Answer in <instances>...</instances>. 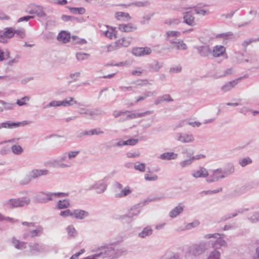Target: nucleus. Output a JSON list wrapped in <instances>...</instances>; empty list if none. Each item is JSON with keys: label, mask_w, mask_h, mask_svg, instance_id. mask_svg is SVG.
<instances>
[{"label": "nucleus", "mask_w": 259, "mask_h": 259, "mask_svg": "<svg viewBox=\"0 0 259 259\" xmlns=\"http://www.w3.org/2000/svg\"><path fill=\"white\" fill-rule=\"evenodd\" d=\"M183 210V207L181 206H178L174 208L170 212V216L171 218H174L177 217Z\"/></svg>", "instance_id": "25"}, {"label": "nucleus", "mask_w": 259, "mask_h": 259, "mask_svg": "<svg viewBox=\"0 0 259 259\" xmlns=\"http://www.w3.org/2000/svg\"><path fill=\"white\" fill-rule=\"evenodd\" d=\"M57 3L59 5H65L67 4V2L66 0H58Z\"/></svg>", "instance_id": "55"}, {"label": "nucleus", "mask_w": 259, "mask_h": 259, "mask_svg": "<svg viewBox=\"0 0 259 259\" xmlns=\"http://www.w3.org/2000/svg\"><path fill=\"white\" fill-rule=\"evenodd\" d=\"M0 103L4 106V107H0V112H2L4 109H11V107H7L6 106V103L4 101L0 100Z\"/></svg>", "instance_id": "51"}, {"label": "nucleus", "mask_w": 259, "mask_h": 259, "mask_svg": "<svg viewBox=\"0 0 259 259\" xmlns=\"http://www.w3.org/2000/svg\"><path fill=\"white\" fill-rule=\"evenodd\" d=\"M143 72V70L142 69L133 70L132 72V74L135 76H141Z\"/></svg>", "instance_id": "44"}, {"label": "nucleus", "mask_w": 259, "mask_h": 259, "mask_svg": "<svg viewBox=\"0 0 259 259\" xmlns=\"http://www.w3.org/2000/svg\"><path fill=\"white\" fill-rule=\"evenodd\" d=\"M125 112H120V111H115V112H114L113 115H114L115 117H117L120 116L123 113H125Z\"/></svg>", "instance_id": "56"}, {"label": "nucleus", "mask_w": 259, "mask_h": 259, "mask_svg": "<svg viewBox=\"0 0 259 259\" xmlns=\"http://www.w3.org/2000/svg\"><path fill=\"white\" fill-rule=\"evenodd\" d=\"M47 170H32L30 173L29 177L31 178H36L38 177L46 175L48 174Z\"/></svg>", "instance_id": "12"}, {"label": "nucleus", "mask_w": 259, "mask_h": 259, "mask_svg": "<svg viewBox=\"0 0 259 259\" xmlns=\"http://www.w3.org/2000/svg\"><path fill=\"white\" fill-rule=\"evenodd\" d=\"M73 211L70 209H66L64 211H62L60 212V215L62 217H73Z\"/></svg>", "instance_id": "38"}, {"label": "nucleus", "mask_w": 259, "mask_h": 259, "mask_svg": "<svg viewBox=\"0 0 259 259\" xmlns=\"http://www.w3.org/2000/svg\"><path fill=\"white\" fill-rule=\"evenodd\" d=\"M145 99L144 97H139L137 100V102H138L141 100H143L144 99Z\"/></svg>", "instance_id": "63"}, {"label": "nucleus", "mask_w": 259, "mask_h": 259, "mask_svg": "<svg viewBox=\"0 0 259 259\" xmlns=\"http://www.w3.org/2000/svg\"><path fill=\"white\" fill-rule=\"evenodd\" d=\"M116 18L118 20H130L131 17L128 14L122 12H116L115 14Z\"/></svg>", "instance_id": "18"}, {"label": "nucleus", "mask_w": 259, "mask_h": 259, "mask_svg": "<svg viewBox=\"0 0 259 259\" xmlns=\"http://www.w3.org/2000/svg\"><path fill=\"white\" fill-rule=\"evenodd\" d=\"M77 103V102L72 97H69L62 101L61 104L63 106H69Z\"/></svg>", "instance_id": "24"}, {"label": "nucleus", "mask_w": 259, "mask_h": 259, "mask_svg": "<svg viewBox=\"0 0 259 259\" xmlns=\"http://www.w3.org/2000/svg\"><path fill=\"white\" fill-rule=\"evenodd\" d=\"M70 38V34L65 31H61L58 35V39L63 43L69 41Z\"/></svg>", "instance_id": "13"}, {"label": "nucleus", "mask_w": 259, "mask_h": 259, "mask_svg": "<svg viewBox=\"0 0 259 259\" xmlns=\"http://www.w3.org/2000/svg\"><path fill=\"white\" fill-rule=\"evenodd\" d=\"M49 106L57 107V106H62V105L61 104V101H54L49 103Z\"/></svg>", "instance_id": "45"}, {"label": "nucleus", "mask_w": 259, "mask_h": 259, "mask_svg": "<svg viewBox=\"0 0 259 259\" xmlns=\"http://www.w3.org/2000/svg\"><path fill=\"white\" fill-rule=\"evenodd\" d=\"M251 162H252V160L250 158H246L242 159L240 161V164L242 166H245L247 164L251 163Z\"/></svg>", "instance_id": "39"}, {"label": "nucleus", "mask_w": 259, "mask_h": 259, "mask_svg": "<svg viewBox=\"0 0 259 259\" xmlns=\"http://www.w3.org/2000/svg\"><path fill=\"white\" fill-rule=\"evenodd\" d=\"M29 202V200L27 198L22 199H10L7 201L5 205L8 208H14L18 207H22L25 205H27Z\"/></svg>", "instance_id": "1"}, {"label": "nucleus", "mask_w": 259, "mask_h": 259, "mask_svg": "<svg viewBox=\"0 0 259 259\" xmlns=\"http://www.w3.org/2000/svg\"><path fill=\"white\" fill-rule=\"evenodd\" d=\"M151 49L150 48H136L132 51L133 54L136 57H141L148 55L151 53Z\"/></svg>", "instance_id": "6"}, {"label": "nucleus", "mask_w": 259, "mask_h": 259, "mask_svg": "<svg viewBox=\"0 0 259 259\" xmlns=\"http://www.w3.org/2000/svg\"><path fill=\"white\" fill-rule=\"evenodd\" d=\"M152 230L150 228H146L140 233L139 236L142 238L152 234Z\"/></svg>", "instance_id": "35"}, {"label": "nucleus", "mask_w": 259, "mask_h": 259, "mask_svg": "<svg viewBox=\"0 0 259 259\" xmlns=\"http://www.w3.org/2000/svg\"><path fill=\"white\" fill-rule=\"evenodd\" d=\"M131 42V38L126 37L120 38L115 41L118 49L122 47H127L130 45Z\"/></svg>", "instance_id": "9"}, {"label": "nucleus", "mask_w": 259, "mask_h": 259, "mask_svg": "<svg viewBox=\"0 0 259 259\" xmlns=\"http://www.w3.org/2000/svg\"><path fill=\"white\" fill-rule=\"evenodd\" d=\"M78 151H72L68 153V156L69 158H71L73 157H75L77 154L78 153Z\"/></svg>", "instance_id": "52"}, {"label": "nucleus", "mask_w": 259, "mask_h": 259, "mask_svg": "<svg viewBox=\"0 0 259 259\" xmlns=\"http://www.w3.org/2000/svg\"><path fill=\"white\" fill-rule=\"evenodd\" d=\"M180 35V32L178 31H168L166 33L167 40H169L171 37H179Z\"/></svg>", "instance_id": "26"}, {"label": "nucleus", "mask_w": 259, "mask_h": 259, "mask_svg": "<svg viewBox=\"0 0 259 259\" xmlns=\"http://www.w3.org/2000/svg\"><path fill=\"white\" fill-rule=\"evenodd\" d=\"M115 186L117 190L120 191L119 192H117L116 194V196L117 197H122L126 196L132 192L130 187L128 186H127L122 189V185L119 183H117Z\"/></svg>", "instance_id": "5"}, {"label": "nucleus", "mask_w": 259, "mask_h": 259, "mask_svg": "<svg viewBox=\"0 0 259 259\" xmlns=\"http://www.w3.org/2000/svg\"><path fill=\"white\" fill-rule=\"evenodd\" d=\"M15 33L23 34V31L15 30L12 28H7L4 32L0 31V42H3V37L10 38L14 36Z\"/></svg>", "instance_id": "3"}, {"label": "nucleus", "mask_w": 259, "mask_h": 259, "mask_svg": "<svg viewBox=\"0 0 259 259\" xmlns=\"http://www.w3.org/2000/svg\"><path fill=\"white\" fill-rule=\"evenodd\" d=\"M106 28V30H102V34L106 37L110 39H114L117 37L118 31L116 27L107 25Z\"/></svg>", "instance_id": "2"}, {"label": "nucleus", "mask_w": 259, "mask_h": 259, "mask_svg": "<svg viewBox=\"0 0 259 259\" xmlns=\"http://www.w3.org/2000/svg\"><path fill=\"white\" fill-rule=\"evenodd\" d=\"M76 57L77 60H83L88 59L90 57V55L87 53H78L76 54Z\"/></svg>", "instance_id": "31"}, {"label": "nucleus", "mask_w": 259, "mask_h": 259, "mask_svg": "<svg viewBox=\"0 0 259 259\" xmlns=\"http://www.w3.org/2000/svg\"><path fill=\"white\" fill-rule=\"evenodd\" d=\"M79 42L80 43H81V44H85L87 42L86 40L83 39H80V40L79 41Z\"/></svg>", "instance_id": "64"}, {"label": "nucleus", "mask_w": 259, "mask_h": 259, "mask_svg": "<svg viewBox=\"0 0 259 259\" xmlns=\"http://www.w3.org/2000/svg\"><path fill=\"white\" fill-rule=\"evenodd\" d=\"M171 44H175L176 47L179 50H186L187 49L186 45L183 41L171 42Z\"/></svg>", "instance_id": "29"}, {"label": "nucleus", "mask_w": 259, "mask_h": 259, "mask_svg": "<svg viewBox=\"0 0 259 259\" xmlns=\"http://www.w3.org/2000/svg\"><path fill=\"white\" fill-rule=\"evenodd\" d=\"M145 179L146 181H156L158 179V177L156 175L146 174L145 175Z\"/></svg>", "instance_id": "36"}, {"label": "nucleus", "mask_w": 259, "mask_h": 259, "mask_svg": "<svg viewBox=\"0 0 259 259\" xmlns=\"http://www.w3.org/2000/svg\"><path fill=\"white\" fill-rule=\"evenodd\" d=\"M140 156V154H138V153H136V154H129L128 155V156L129 157H139Z\"/></svg>", "instance_id": "61"}, {"label": "nucleus", "mask_w": 259, "mask_h": 259, "mask_svg": "<svg viewBox=\"0 0 259 259\" xmlns=\"http://www.w3.org/2000/svg\"><path fill=\"white\" fill-rule=\"evenodd\" d=\"M42 231V228L40 227L32 231H26L23 235V238L26 239L29 237L32 238L38 236L41 233Z\"/></svg>", "instance_id": "7"}, {"label": "nucleus", "mask_w": 259, "mask_h": 259, "mask_svg": "<svg viewBox=\"0 0 259 259\" xmlns=\"http://www.w3.org/2000/svg\"><path fill=\"white\" fill-rule=\"evenodd\" d=\"M196 13L198 14H201L202 15H205L206 14V12L203 10H200L198 11H196Z\"/></svg>", "instance_id": "57"}, {"label": "nucleus", "mask_w": 259, "mask_h": 259, "mask_svg": "<svg viewBox=\"0 0 259 259\" xmlns=\"http://www.w3.org/2000/svg\"><path fill=\"white\" fill-rule=\"evenodd\" d=\"M189 124L192 125V126H199L200 125V123L198 122H189Z\"/></svg>", "instance_id": "59"}, {"label": "nucleus", "mask_w": 259, "mask_h": 259, "mask_svg": "<svg viewBox=\"0 0 259 259\" xmlns=\"http://www.w3.org/2000/svg\"><path fill=\"white\" fill-rule=\"evenodd\" d=\"M138 142V140L136 139H130L126 141L123 142H119L117 145L118 146H125V145H130L133 146L135 145Z\"/></svg>", "instance_id": "19"}, {"label": "nucleus", "mask_w": 259, "mask_h": 259, "mask_svg": "<svg viewBox=\"0 0 259 259\" xmlns=\"http://www.w3.org/2000/svg\"><path fill=\"white\" fill-rule=\"evenodd\" d=\"M116 74V72H114L113 73H111L110 74H109V75H105V76H103V78H112V77H113Z\"/></svg>", "instance_id": "58"}, {"label": "nucleus", "mask_w": 259, "mask_h": 259, "mask_svg": "<svg viewBox=\"0 0 259 259\" xmlns=\"http://www.w3.org/2000/svg\"><path fill=\"white\" fill-rule=\"evenodd\" d=\"M219 191L215 190V191H207L205 192L206 194H209V193H217Z\"/></svg>", "instance_id": "62"}, {"label": "nucleus", "mask_w": 259, "mask_h": 259, "mask_svg": "<svg viewBox=\"0 0 259 259\" xmlns=\"http://www.w3.org/2000/svg\"><path fill=\"white\" fill-rule=\"evenodd\" d=\"M184 22L189 25H195L194 17L189 12H186L184 15Z\"/></svg>", "instance_id": "15"}, {"label": "nucleus", "mask_w": 259, "mask_h": 259, "mask_svg": "<svg viewBox=\"0 0 259 259\" xmlns=\"http://www.w3.org/2000/svg\"><path fill=\"white\" fill-rule=\"evenodd\" d=\"M205 157V156L203 154H198L196 156L192 157L191 159L192 160V162H193L194 160H198L201 158H204Z\"/></svg>", "instance_id": "43"}, {"label": "nucleus", "mask_w": 259, "mask_h": 259, "mask_svg": "<svg viewBox=\"0 0 259 259\" xmlns=\"http://www.w3.org/2000/svg\"><path fill=\"white\" fill-rule=\"evenodd\" d=\"M41 195H42V197L39 199V200L41 202H45L46 201H48V200H51V198L50 197V196H49L48 194L42 193Z\"/></svg>", "instance_id": "42"}, {"label": "nucleus", "mask_w": 259, "mask_h": 259, "mask_svg": "<svg viewBox=\"0 0 259 259\" xmlns=\"http://www.w3.org/2000/svg\"><path fill=\"white\" fill-rule=\"evenodd\" d=\"M118 29L121 32L130 33L137 29V26L131 23H122L118 25Z\"/></svg>", "instance_id": "4"}, {"label": "nucleus", "mask_w": 259, "mask_h": 259, "mask_svg": "<svg viewBox=\"0 0 259 259\" xmlns=\"http://www.w3.org/2000/svg\"><path fill=\"white\" fill-rule=\"evenodd\" d=\"M118 49L116 45L115 44V42L108 45L106 46H104L102 48V52L103 53H107L109 52H111L112 51H114Z\"/></svg>", "instance_id": "16"}, {"label": "nucleus", "mask_w": 259, "mask_h": 259, "mask_svg": "<svg viewBox=\"0 0 259 259\" xmlns=\"http://www.w3.org/2000/svg\"><path fill=\"white\" fill-rule=\"evenodd\" d=\"M29 100V98L28 97H24L20 99H19L17 101L16 103L19 106H23L27 104Z\"/></svg>", "instance_id": "30"}, {"label": "nucleus", "mask_w": 259, "mask_h": 259, "mask_svg": "<svg viewBox=\"0 0 259 259\" xmlns=\"http://www.w3.org/2000/svg\"><path fill=\"white\" fill-rule=\"evenodd\" d=\"M208 175V172L206 168L203 167H200L199 168L195 170L192 176L195 178L206 177Z\"/></svg>", "instance_id": "10"}, {"label": "nucleus", "mask_w": 259, "mask_h": 259, "mask_svg": "<svg viewBox=\"0 0 259 259\" xmlns=\"http://www.w3.org/2000/svg\"><path fill=\"white\" fill-rule=\"evenodd\" d=\"M134 167L136 170L141 172H144L145 170V165L143 163L137 162L135 164Z\"/></svg>", "instance_id": "32"}, {"label": "nucleus", "mask_w": 259, "mask_h": 259, "mask_svg": "<svg viewBox=\"0 0 259 259\" xmlns=\"http://www.w3.org/2000/svg\"><path fill=\"white\" fill-rule=\"evenodd\" d=\"M12 243L17 249H23L26 248V243L24 242H21L15 238L12 239Z\"/></svg>", "instance_id": "17"}, {"label": "nucleus", "mask_w": 259, "mask_h": 259, "mask_svg": "<svg viewBox=\"0 0 259 259\" xmlns=\"http://www.w3.org/2000/svg\"><path fill=\"white\" fill-rule=\"evenodd\" d=\"M224 177V176L223 171L221 170L217 169L213 171L211 180L214 181Z\"/></svg>", "instance_id": "22"}, {"label": "nucleus", "mask_w": 259, "mask_h": 259, "mask_svg": "<svg viewBox=\"0 0 259 259\" xmlns=\"http://www.w3.org/2000/svg\"><path fill=\"white\" fill-rule=\"evenodd\" d=\"M226 51V49L222 46H215L213 50L212 55L215 57H218L222 55Z\"/></svg>", "instance_id": "14"}, {"label": "nucleus", "mask_w": 259, "mask_h": 259, "mask_svg": "<svg viewBox=\"0 0 259 259\" xmlns=\"http://www.w3.org/2000/svg\"><path fill=\"white\" fill-rule=\"evenodd\" d=\"M177 157V154L174 152H166L160 155V158L162 159H174Z\"/></svg>", "instance_id": "23"}, {"label": "nucleus", "mask_w": 259, "mask_h": 259, "mask_svg": "<svg viewBox=\"0 0 259 259\" xmlns=\"http://www.w3.org/2000/svg\"><path fill=\"white\" fill-rule=\"evenodd\" d=\"M178 140L181 142L183 143H188L192 142L194 140V138L192 136V135H181Z\"/></svg>", "instance_id": "21"}, {"label": "nucleus", "mask_w": 259, "mask_h": 259, "mask_svg": "<svg viewBox=\"0 0 259 259\" xmlns=\"http://www.w3.org/2000/svg\"><path fill=\"white\" fill-rule=\"evenodd\" d=\"M103 133V131H102L100 130L95 129V130H91V131L88 132L87 133V134L92 135H100V134H101Z\"/></svg>", "instance_id": "40"}, {"label": "nucleus", "mask_w": 259, "mask_h": 259, "mask_svg": "<svg viewBox=\"0 0 259 259\" xmlns=\"http://www.w3.org/2000/svg\"><path fill=\"white\" fill-rule=\"evenodd\" d=\"M236 84L237 82L235 80L229 82L222 87V90L224 92H227L228 91H229L230 89L233 88Z\"/></svg>", "instance_id": "27"}, {"label": "nucleus", "mask_w": 259, "mask_h": 259, "mask_svg": "<svg viewBox=\"0 0 259 259\" xmlns=\"http://www.w3.org/2000/svg\"><path fill=\"white\" fill-rule=\"evenodd\" d=\"M33 17L32 16H24V17H21V18H20L18 20V22H22L23 21H28L29 19L32 18Z\"/></svg>", "instance_id": "48"}, {"label": "nucleus", "mask_w": 259, "mask_h": 259, "mask_svg": "<svg viewBox=\"0 0 259 259\" xmlns=\"http://www.w3.org/2000/svg\"><path fill=\"white\" fill-rule=\"evenodd\" d=\"M3 220H8L12 222H14L16 221L14 219L10 218L9 217L5 218L2 214L0 213V221H2Z\"/></svg>", "instance_id": "49"}, {"label": "nucleus", "mask_w": 259, "mask_h": 259, "mask_svg": "<svg viewBox=\"0 0 259 259\" xmlns=\"http://www.w3.org/2000/svg\"><path fill=\"white\" fill-rule=\"evenodd\" d=\"M28 124V122L26 121H23L22 122H13L11 121H7L5 122L2 123V127L3 128H15L19 126H24Z\"/></svg>", "instance_id": "8"}, {"label": "nucleus", "mask_w": 259, "mask_h": 259, "mask_svg": "<svg viewBox=\"0 0 259 259\" xmlns=\"http://www.w3.org/2000/svg\"><path fill=\"white\" fill-rule=\"evenodd\" d=\"M220 253L217 251H214L212 252L211 254L209 256L208 259H219Z\"/></svg>", "instance_id": "41"}, {"label": "nucleus", "mask_w": 259, "mask_h": 259, "mask_svg": "<svg viewBox=\"0 0 259 259\" xmlns=\"http://www.w3.org/2000/svg\"><path fill=\"white\" fill-rule=\"evenodd\" d=\"M84 252V250L82 249L79 252L75 253L72 256L70 259H74L75 258L78 257L81 254H82Z\"/></svg>", "instance_id": "53"}, {"label": "nucleus", "mask_w": 259, "mask_h": 259, "mask_svg": "<svg viewBox=\"0 0 259 259\" xmlns=\"http://www.w3.org/2000/svg\"><path fill=\"white\" fill-rule=\"evenodd\" d=\"M10 58V53L8 51L4 53L0 49V62Z\"/></svg>", "instance_id": "33"}, {"label": "nucleus", "mask_w": 259, "mask_h": 259, "mask_svg": "<svg viewBox=\"0 0 259 259\" xmlns=\"http://www.w3.org/2000/svg\"><path fill=\"white\" fill-rule=\"evenodd\" d=\"M73 217L77 219H83L88 215V212L79 209L73 210Z\"/></svg>", "instance_id": "11"}, {"label": "nucleus", "mask_w": 259, "mask_h": 259, "mask_svg": "<svg viewBox=\"0 0 259 259\" xmlns=\"http://www.w3.org/2000/svg\"><path fill=\"white\" fill-rule=\"evenodd\" d=\"M13 152L16 154H19L23 151L22 147L19 145H14L12 147Z\"/></svg>", "instance_id": "34"}, {"label": "nucleus", "mask_w": 259, "mask_h": 259, "mask_svg": "<svg viewBox=\"0 0 259 259\" xmlns=\"http://www.w3.org/2000/svg\"><path fill=\"white\" fill-rule=\"evenodd\" d=\"M68 234L71 236H74L76 234V232L72 226H69L67 228Z\"/></svg>", "instance_id": "37"}, {"label": "nucleus", "mask_w": 259, "mask_h": 259, "mask_svg": "<svg viewBox=\"0 0 259 259\" xmlns=\"http://www.w3.org/2000/svg\"><path fill=\"white\" fill-rule=\"evenodd\" d=\"M202 249L200 248L199 246H195L193 249V252L195 255H196L197 254H199V252H201Z\"/></svg>", "instance_id": "50"}, {"label": "nucleus", "mask_w": 259, "mask_h": 259, "mask_svg": "<svg viewBox=\"0 0 259 259\" xmlns=\"http://www.w3.org/2000/svg\"><path fill=\"white\" fill-rule=\"evenodd\" d=\"M22 224L23 225L27 226H34V224L33 223H28L27 222H23L22 223Z\"/></svg>", "instance_id": "60"}, {"label": "nucleus", "mask_w": 259, "mask_h": 259, "mask_svg": "<svg viewBox=\"0 0 259 259\" xmlns=\"http://www.w3.org/2000/svg\"><path fill=\"white\" fill-rule=\"evenodd\" d=\"M104 251L101 252L100 253L96 254L94 255L89 256L83 259H97V257L101 256V255L104 254H107V257H110L111 255L109 254L110 252L112 251V250L110 248H104Z\"/></svg>", "instance_id": "20"}, {"label": "nucleus", "mask_w": 259, "mask_h": 259, "mask_svg": "<svg viewBox=\"0 0 259 259\" xmlns=\"http://www.w3.org/2000/svg\"><path fill=\"white\" fill-rule=\"evenodd\" d=\"M53 195H54L55 196H58V197H65L68 196V194L66 193H54Z\"/></svg>", "instance_id": "54"}, {"label": "nucleus", "mask_w": 259, "mask_h": 259, "mask_svg": "<svg viewBox=\"0 0 259 259\" xmlns=\"http://www.w3.org/2000/svg\"><path fill=\"white\" fill-rule=\"evenodd\" d=\"M192 162V160L190 158L188 160H185L181 162L180 165L182 167H185L186 165L190 164Z\"/></svg>", "instance_id": "46"}, {"label": "nucleus", "mask_w": 259, "mask_h": 259, "mask_svg": "<svg viewBox=\"0 0 259 259\" xmlns=\"http://www.w3.org/2000/svg\"><path fill=\"white\" fill-rule=\"evenodd\" d=\"M10 17L3 13H0V20H8L10 19Z\"/></svg>", "instance_id": "47"}, {"label": "nucleus", "mask_w": 259, "mask_h": 259, "mask_svg": "<svg viewBox=\"0 0 259 259\" xmlns=\"http://www.w3.org/2000/svg\"><path fill=\"white\" fill-rule=\"evenodd\" d=\"M69 206V202L68 200H60L58 203V207L59 209L67 208Z\"/></svg>", "instance_id": "28"}]
</instances>
